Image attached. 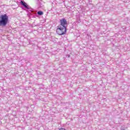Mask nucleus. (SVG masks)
Instances as JSON below:
<instances>
[{
    "label": "nucleus",
    "instance_id": "obj_1",
    "mask_svg": "<svg viewBox=\"0 0 130 130\" xmlns=\"http://www.w3.org/2000/svg\"><path fill=\"white\" fill-rule=\"evenodd\" d=\"M9 22V17L7 14L0 16V27H6Z\"/></svg>",
    "mask_w": 130,
    "mask_h": 130
},
{
    "label": "nucleus",
    "instance_id": "obj_2",
    "mask_svg": "<svg viewBox=\"0 0 130 130\" xmlns=\"http://www.w3.org/2000/svg\"><path fill=\"white\" fill-rule=\"evenodd\" d=\"M56 32L58 35H63V34L67 33V28L58 26V28L56 29Z\"/></svg>",
    "mask_w": 130,
    "mask_h": 130
},
{
    "label": "nucleus",
    "instance_id": "obj_3",
    "mask_svg": "<svg viewBox=\"0 0 130 130\" xmlns=\"http://www.w3.org/2000/svg\"><path fill=\"white\" fill-rule=\"evenodd\" d=\"M62 28H67L68 26V21L66 18H62L60 20V25H58Z\"/></svg>",
    "mask_w": 130,
    "mask_h": 130
},
{
    "label": "nucleus",
    "instance_id": "obj_4",
    "mask_svg": "<svg viewBox=\"0 0 130 130\" xmlns=\"http://www.w3.org/2000/svg\"><path fill=\"white\" fill-rule=\"evenodd\" d=\"M21 4L25 9H27V10H29V6L27 5V3L23 2V1H21Z\"/></svg>",
    "mask_w": 130,
    "mask_h": 130
},
{
    "label": "nucleus",
    "instance_id": "obj_5",
    "mask_svg": "<svg viewBox=\"0 0 130 130\" xmlns=\"http://www.w3.org/2000/svg\"><path fill=\"white\" fill-rule=\"evenodd\" d=\"M37 14L39 16H42V15H43V12L40 11L38 12Z\"/></svg>",
    "mask_w": 130,
    "mask_h": 130
},
{
    "label": "nucleus",
    "instance_id": "obj_6",
    "mask_svg": "<svg viewBox=\"0 0 130 130\" xmlns=\"http://www.w3.org/2000/svg\"><path fill=\"white\" fill-rule=\"evenodd\" d=\"M59 130H66V129H64L63 128H61Z\"/></svg>",
    "mask_w": 130,
    "mask_h": 130
}]
</instances>
